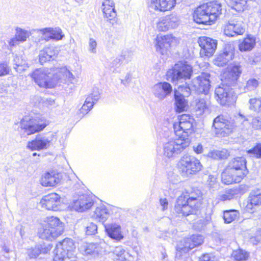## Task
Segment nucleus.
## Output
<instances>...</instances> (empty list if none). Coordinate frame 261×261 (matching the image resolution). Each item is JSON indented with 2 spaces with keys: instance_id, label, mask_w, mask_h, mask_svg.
<instances>
[{
  "instance_id": "f257e3e1",
  "label": "nucleus",
  "mask_w": 261,
  "mask_h": 261,
  "mask_svg": "<svg viewBox=\"0 0 261 261\" xmlns=\"http://www.w3.org/2000/svg\"><path fill=\"white\" fill-rule=\"evenodd\" d=\"M242 73L241 66L234 65L229 67L222 75L223 84L217 87L215 91V98L221 105L233 103L237 96L231 88L234 86Z\"/></svg>"
},
{
  "instance_id": "f03ea898",
  "label": "nucleus",
  "mask_w": 261,
  "mask_h": 261,
  "mask_svg": "<svg viewBox=\"0 0 261 261\" xmlns=\"http://www.w3.org/2000/svg\"><path fill=\"white\" fill-rule=\"evenodd\" d=\"M249 125L248 119L241 113L234 115L233 118L220 115L214 119L213 123L215 133L221 137L229 135L236 128L247 129Z\"/></svg>"
},
{
  "instance_id": "7ed1b4c3",
  "label": "nucleus",
  "mask_w": 261,
  "mask_h": 261,
  "mask_svg": "<svg viewBox=\"0 0 261 261\" xmlns=\"http://www.w3.org/2000/svg\"><path fill=\"white\" fill-rule=\"evenodd\" d=\"M222 6L217 1L210 2L199 6L194 11V21L199 24H211L221 14Z\"/></svg>"
},
{
  "instance_id": "20e7f679",
  "label": "nucleus",
  "mask_w": 261,
  "mask_h": 261,
  "mask_svg": "<svg viewBox=\"0 0 261 261\" xmlns=\"http://www.w3.org/2000/svg\"><path fill=\"white\" fill-rule=\"evenodd\" d=\"M64 230V223L58 217H48L40 223L38 236L42 240L52 241L61 236Z\"/></svg>"
},
{
  "instance_id": "39448f33",
  "label": "nucleus",
  "mask_w": 261,
  "mask_h": 261,
  "mask_svg": "<svg viewBox=\"0 0 261 261\" xmlns=\"http://www.w3.org/2000/svg\"><path fill=\"white\" fill-rule=\"evenodd\" d=\"M192 66L187 61H179L167 72V78L172 83L177 85L190 79L193 74Z\"/></svg>"
},
{
  "instance_id": "423d86ee",
  "label": "nucleus",
  "mask_w": 261,
  "mask_h": 261,
  "mask_svg": "<svg viewBox=\"0 0 261 261\" xmlns=\"http://www.w3.org/2000/svg\"><path fill=\"white\" fill-rule=\"evenodd\" d=\"M31 76L41 88H53L57 84L56 68L36 69L31 74Z\"/></svg>"
},
{
  "instance_id": "0eeeda50",
  "label": "nucleus",
  "mask_w": 261,
  "mask_h": 261,
  "mask_svg": "<svg viewBox=\"0 0 261 261\" xmlns=\"http://www.w3.org/2000/svg\"><path fill=\"white\" fill-rule=\"evenodd\" d=\"M179 173L182 176L188 177L196 174L202 169L200 161L193 155H184L177 164Z\"/></svg>"
},
{
  "instance_id": "6e6552de",
  "label": "nucleus",
  "mask_w": 261,
  "mask_h": 261,
  "mask_svg": "<svg viewBox=\"0 0 261 261\" xmlns=\"http://www.w3.org/2000/svg\"><path fill=\"white\" fill-rule=\"evenodd\" d=\"M190 143V138L182 139L177 137L170 139L163 145V155L168 158L174 157L188 147Z\"/></svg>"
},
{
  "instance_id": "1a4fd4ad",
  "label": "nucleus",
  "mask_w": 261,
  "mask_h": 261,
  "mask_svg": "<svg viewBox=\"0 0 261 261\" xmlns=\"http://www.w3.org/2000/svg\"><path fill=\"white\" fill-rule=\"evenodd\" d=\"M75 246L73 241L65 238L59 242L54 250V261H65L75 255Z\"/></svg>"
},
{
  "instance_id": "9d476101",
  "label": "nucleus",
  "mask_w": 261,
  "mask_h": 261,
  "mask_svg": "<svg viewBox=\"0 0 261 261\" xmlns=\"http://www.w3.org/2000/svg\"><path fill=\"white\" fill-rule=\"evenodd\" d=\"M48 124L44 117L33 118L30 116H24L20 122V127L28 135L43 130Z\"/></svg>"
},
{
  "instance_id": "9b49d317",
  "label": "nucleus",
  "mask_w": 261,
  "mask_h": 261,
  "mask_svg": "<svg viewBox=\"0 0 261 261\" xmlns=\"http://www.w3.org/2000/svg\"><path fill=\"white\" fill-rule=\"evenodd\" d=\"M193 118L189 114L179 116L178 121L173 124L176 136L182 139L189 138V135L193 132Z\"/></svg>"
},
{
  "instance_id": "f8f14e48",
  "label": "nucleus",
  "mask_w": 261,
  "mask_h": 261,
  "mask_svg": "<svg viewBox=\"0 0 261 261\" xmlns=\"http://www.w3.org/2000/svg\"><path fill=\"white\" fill-rule=\"evenodd\" d=\"M154 43L156 51L164 55H167L172 47L179 43V39L172 34L158 35Z\"/></svg>"
},
{
  "instance_id": "ddd939ff",
  "label": "nucleus",
  "mask_w": 261,
  "mask_h": 261,
  "mask_svg": "<svg viewBox=\"0 0 261 261\" xmlns=\"http://www.w3.org/2000/svg\"><path fill=\"white\" fill-rule=\"evenodd\" d=\"M196 198L193 196L187 198L184 194L179 196L175 205V211L178 214L184 216L192 214L198 207Z\"/></svg>"
},
{
  "instance_id": "4468645a",
  "label": "nucleus",
  "mask_w": 261,
  "mask_h": 261,
  "mask_svg": "<svg viewBox=\"0 0 261 261\" xmlns=\"http://www.w3.org/2000/svg\"><path fill=\"white\" fill-rule=\"evenodd\" d=\"M56 134H40L35 139L28 143L27 148L34 150H41L49 148L56 141Z\"/></svg>"
},
{
  "instance_id": "2eb2a0df",
  "label": "nucleus",
  "mask_w": 261,
  "mask_h": 261,
  "mask_svg": "<svg viewBox=\"0 0 261 261\" xmlns=\"http://www.w3.org/2000/svg\"><path fill=\"white\" fill-rule=\"evenodd\" d=\"M210 77V73L203 72L194 78L189 87L190 88V91H195L198 94H207L211 86Z\"/></svg>"
},
{
  "instance_id": "dca6fc26",
  "label": "nucleus",
  "mask_w": 261,
  "mask_h": 261,
  "mask_svg": "<svg viewBox=\"0 0 261 261\" xmlns=\"http://www.w3.org/2000/svg\"><path fill=\"white\" fill-rule=\"evenodd\" d=\"M247 161L244 157H236L229 161L226 166V173H231L233 171L238 172V179L241 177H245L248 174V170L246 167Z\"/></svg>"
},
{
  "instance_id": "f3484780",
  "label": "nucleus",
  "mask_w": 261,
  "mask_h": 261,
  "mask_svg": "<svg viewBox=\"0 0 261 261\" xmlns=\"http://www.w3.org/2000/svg\"><path fill=\"white\" fill-rule=\"evenodd\" d=\"M224 34L229 37L243 35L245 32L244 24L241 20L234 19L229 20L223 26Z\"/></svg>"
},
{
  "instance_id": "a211bd4d",
  "label": "nucleus",
  "mask_w": 261,
  "mask_h": 261,
  "mask_svg": "<svg viewBox=\"0 0 261 261\" xmlns=\"http://www.w3.org/2000/svg\"><path fill=\"white\" fill-rule=\"evenodd\" d=\"M179 24V19L176 14L172 13L160 18L156 23V28L159 31L165 32L175 29Z\"/></svg>"
},
{
  "instance_id": "6ab92c4d",
  "label": "nucleus",
  "mask_w": 261,
  "mask_h": 261,
  "mask_svg": "<svg viewBox=\"0 0 261 261\" xmlns=\"http://www.w3.org/2000/svg\"><path fill=\"white\" fill-rule=\"evenodd\" d=\"M201 47L200 52L201 57H211L215 52L217 42L211 38L202 36L198 39V41Z\"/></svg>"
},
{
  "instance_id": "aec40b11",
  "label": "nucleus",
  "mask_w": 261,
  "mask_h": 261,
  "mask_svg": "<svg viewBox=\"0 0 261 261\" xmlns=\"http://www.w3.org/2000/svg\"><path fill=\"white\" fill-rule=\"evenodd\" d=\"M203 243V237L201 235H193L186 238L177 244L176 250L178 252L186 253L190 250L200 245Z\"/></svg>"
},
{
  "instance_id": "412c9836",
  "label": "nucleus",
  "mask_w": 261,
  "mask_h": 261,
  "mask_svg": "<svg viewBox=\"0 0 261 261\" xmlns=\"http://www.w3.org/2000/svg\"><path fill=\"white\" fill-rule=\"evenodd\" d=\"M176 4V0H147V5L150 11L160 12L172 10Z\"/></svg>"
},
{
  "instance_id": "4be33fe9",
  "label": "nucleus",
  "mask_w": 261,
  "mask_h": 261,
  "mask_svg": "<svg viewBox=\"0 0 261 261\" xmlns=\"http://www.w3.org/2000/svg\"><path fill=\"white\" fill-rule=\"evenodd\" d=\"M40 204L42 207L47 210L58 211L61 204L60 197L56 193H50L42 197Z\"/></svg>"
},
{
  "instance_id": "5701e85b",
  "label": "nucleus",
  "mask_w": 261,
  "mask_h": 261,
  "mask_svg": "<svg viewBox=\"0 0 261 261\" xmlns=\"http://www.w3.org/2000/svg\"><path fill=\"white\" fill-rule=\"evenodd\" d=\"M172 91L171 85L166 82L155 84L152 88L154 96L160 100H163L169 95Z\"/></svg>"
},
{
  "instance_id": "b1692460",
  "label": "nucleus",
  "mask_w": 261,
  "mask_h": 261,
  "mask_svg": "<svg viewBox=\"0 0 261 261\" xmlns=\"http://www.w3.org/2000/svg\"><path fill=\"white\" fill-rule=\"evenodd\" d=\"M184 89L185 91L183 92L182 94L179 93L177 90L174 91L176 111L179 112H182L185 110L187 106V102L185 99V96H187L190 94V88L181 86L178 87L179 91H182Z\"/></svg>"
},
{
  "instance_id": "393cba45",
  "label": "nucleus",
  "mask_w": 261,
  "mask_h": 261,
  "mask_svg": "<svg viewBox=\"0 0 261 261\" xmlns=\"http://www.w3.org/2000/svg\"><path fill=\"white\" fill-rule=\"evenodd\" d=\"M107 235L112 239L120 241L124 238L121 226L117 223H111L105 225Z\"/></svg>"
},
{
  "instance_id": "a878e982",
  "label": "nucleus",
  "mask_w": 261,
  "mask_h": 261,
  "mask_svg": "<svg viewBox=\"0 0 261 261\" xmlns=\"http://www.w3.org/2000/svg\"><path fill=\"white\" fill-rule=\"evenodd\" d=\"M92 198L87 195L79 196L72 204V208L76 211L83 212L90 208L93 205Z\"/></svg>"
},
{
  "instance_id": "bb28decb",
  "label": "nucleus",
  "mask_w": 261,
  "mask_h": 261,
  "mask_svg": "<svg viewBox=\"0 0 261 261\" xmlns=\"http://www.w3.org/2000/svg\"><path fill=\"white\" fill-rule=\"evenodd\" d=\"M15 33L14 37L11 38L9 41L10 46H14L27 41V39L31 35L30 31L16 27L15 29Z\"/></svg>"
},
{
  "instance_id": "cd10ccee",
  "label": "nucleus",
  "mask_w": 261,
  "mask_h": 261,
  "mask_svg": "<svg viewBox=\"0 0 261 261\" xmlns=\"http://www.w3.org/2000/svg\"><path fill=\"white\" fill-rule=\"evenodd\" d=\"M100 97V93L98 89L94 90L87 97L85 103L80 109V112L82 116L86 115L92 108L94 104L97 101Z\"/></svg>"
},
{
  "instance_id": "c85d7f7f",
  "label": "nucleus",
  "mask_w": 261,
  "mask_h": 261,
  "mask_svg": "<svg viewBox=\"0 0 261 261\" xmlns=\"http://www.w3.org/2000/svg\"><path fill=\"white\" fill-rule=\"evenodd\" d=\"M79 250L83 255L95 257L101 253L102 249L98 244L83 243L79 247Z\"/></svg>"
},
{
  "instance_id": "c756f323",
  "label": "nucleus",
  "mask_w": 261,
  "mask_h": 261,
  "mask_svg": "<svg viewBox=\"0 0 261 261\" xmlns=\"http://www.w3.org/2000/svg\"><path fill=\"white\" fill-rule=\"evenodd\" d=\"M61 175L55 171L44 173L41 179V184L44 187H54L60 182Z\"/></svg>"
},
{
  "instance_id": "7c9ffc66",
  "label": "nucleus",
  "mask_w": 261,
  "mask_h": 261,
  "mask_svg": "<svg viewBox=\"0 0 261 261\" xmlns=\"http://www.w3.org/2000/svg\"><path fill=\"white\" fill-rule=\"evenodd\" d=\"M56 74L57 76V81L59 79L64 78L67 85L73 84V80H75V76L65 66L56 68Z\"/></svg>"
},
{
  "instance_id": "2f4dec72",
  "label": "nucleus",
  "mask_w": 261,
  "mask_h": 261,
  "mask_svg": "<svg viewBox=\"0 0 261 261\" xmlns=\"http://www.w3.org/2000/svg\"><path fill=\"white\" fill-rule=\"evenodd\" d=\"M52 248V245L45 244L36 245L34 248L27 250V254L30 258H35L40 254L47 253Z\"/></svg>"
},
{
  "instance_id": "473e14b6",
  "label": "nucleus",
  "mask_w": 261,
  "mask_h": 261,
  "mask_svg": "<svg viewBox=\"0 0 261 261\" xmlns=\"http://www.w3.org/2000/svg\"><path fill=\"white\" fill-rule=\"evenodd\" d=\"M239 43V49L241 51H249L254 47L256 38L253 35H249L244 39L240 40Z\"/></svg>"
},
{
  "instance_id": "72a5a7b5",
  "label": "nucleus",
  "mask_w": 261,
  "mask_h": 261,
  "mask_svg": "<svg viewBox=\"0 0 261 261\" xmlns=\"http://www.w3.org/2000/svg\"><path fill=\"white\" fill-rule=\"evenodd\" d=\"M241 190V187L227 189L218 195V199L222 201L230 200L242 194Z\"/></svg>"
},
{
  "instance_id": "f704fd0d",
  "label": "nucleus",
  "mask_w": 261,
  "mask_h": 261,
  "mask_svg": "<svg viewBox=\"0 0 261 261\" xmlns=\"http://www.w3.org/2000/svg\"><path fill=\"white\" fill-rule=\"evenodd\" d=\"M233 58V54L232 51H224L214 59V63L219 67H223L232 60Z\"/></svg>"
},
{
  "instance_id": "c9c22d12",
  "label": "nucleus",
  "mask_w": 261,
  "mask_h": 261,
  "mask_svg": "<svg viewBox=\"0 0 261 261\" xmlns=\"http://www.w3.org/2000/svg\"><path fill=\"white\" fill-rule=\"evenodd\" d=\"M226 167L221 174V180L223 183L226 185H230L233 183H239L241 182L245 177H241L239 179L237 176L238 175V172L233 171V173H226Z\"/></svg>"
},
{
  "instance_id": "e433bc0d",
  "label": "nucleus",
  "mask_w": 261,
  "mask_h": 261,
  "mask_svg": "<svg viewBox=\"0 0 261 261\" xmlns=\"http://www.w3.org/2000/svg\"><path fill=\"white\" fill-rule=\"evenodd\" d=\"M112 254L114 259L117 261L129 260L132 257L131 255L127 252H126L121 246L115 247Z\"/></svg>"
},
{
  "instance_id": "4c0bfd02",
  "label": "nucleus",
  "mask_w": 261,
  "mask_h": 261,
  "mask_svg": "<svg viewBox=\"0 0 261 261\" xmlns=\"http://www.w3.org/2000/svg\"><path fill=\"white\" fill-rule=\"evenodd\" d=\"M109 212L106 207L103 205H100L95 209L92 217L96 220L104 222L108 218Z\"/></svg>"
},
{
  "instance_id": "58836bf2",
  "label": "nucleus",
  "mask_w": 261,
  "mask_h": 261,
  "mask_svg": "<svg viewBox=\"0 0 261 261\" xmlns=\"http://www.w3.org/2000/svg\"><path fill=\"white\" fill-rule=\"evenodd\" d=\"M259 85L257 80L254 78H250L247 80L245 84L240 85L239 89L241 92L246 93L249 91H254Z\"/></svg>"
},
{
  "instance_id": "ea45409f",
  "label": "nucleus",
  "mask_w": 261,
  "mask_h": 261,
  "mask_svg": "<svg viewBox=\"0 0 261 261\" xmlns=\"http://www.w3.org/2000/svg\"><path fill=\"white\" fill-rule=\"evenodd\" d=\"M250 203L247 205V208H252V206L261 205V192L259 190L253 191L249 196Z\"/></svg>"
},
{
  "instance_id": "a19ab883",
  "label": "nucleus",
  "mask_w": 261,
  "mask_h": 261,
  "mask_svg": "<svg viewBox=\"0 0 261 261\" xmlns=\"http://www.w3.org/2000/svg\"><path fill=\"white\" fill-rule=\"evenodd\" d=\"M240 212L236 210L224 211L223 212V219L225 223H230L233 221L239 219Z\"/></svg>"
},
{
  "instance_id": "79ce46f5",
  "label": "nucleus",
  "mask_w": 261,
  "mask_h": 261,
  "mask_svg": "<svg viewBox=\"0 0 261 261\" xmlns=\"http://www.w3.org/2000/svg\"><path fill=\"white\" fill-rule=\"evenodd\" d=\"M229 155V153L226 149L221 150H214L210 151L207 156L215 160L225 159Z\"/></svg>"
},
{
  "instance_id": "37998d69",
  "label": "nucleus",
  "mask_w": 261,
  "mask_h": 261,
  "mask_svg": "<svg viewBox=\"0 0 261 261\" xmlns=\"http://www.w3.org/2000/svg\"><path fill=\"white\" fill-rule=\"evenodd\" d=\"M249 109L252 111L261 112V98H251L248 101Z\"/></svg>"
},
{
  "instance_id": "c03bdc74",
  "label": "nucleus",
  "mask_w": 261,
  "mask_h": 261,
  "mask_svg": "<svg viewBox=\"0 0 261 261\" xmlns=\"http://www.w3.org/2000/svg\"><path fill=\"white\" fill-rule=\"evenodd\" d=\"M14 64L15 65L14 68L19 72H21L28 67L25 61L23 60L21 56H15L13 60Z\"/></svg>"
},
{
  "instance_id": "a18cd8bd",
  "label": "nucleus",
  "mask_w": 261,
  "mask_h": 261,
  "mask_svg": "<svg viewBox=\"0 0 261 261\" xmlns=\"http://www.w3.org/2000/svg\"><path fill=\"white\" fill-rule=\"evenodd\" d=\"M208 108V103L205 99L200 98L196 102L195 109L199 115L203 114Z\"/></svg>"
},
{
  "instance_id": "49530a36",
  "label": "nucleus",
  "mask_w": 261,
  "mask_h": 261,
  "mask_svg": "<svg viewBox=\"0 0 261 261\" xmlns=\"http://www.w3.org/2000/svg\"><path fill=\"white\" fill-rule=\"evenodd\" d=\"M232 256L236 260H246L249 257V253L245 250L239 249L233 251L232 253Z\"/></svg>"
},
{
  "instance_id": "de8ad7c7",
  "label": "nucleus",
  "mask_w": 261,
  "mask_h": 261,
  "mask_svg": "<svg viewBox=\"0 0 261 261\" xmlns=\"http://www.w3.org/2000/svg\"><path fill=\"white\" fill-rule=\"evenodd\" d=\"M36 33L40 36L39 40L48 41L51 39L50 28H46L43 29H37L35 30Z\"/></svg>"
},
{
  "instance_id": "09e8293b",
  "label": "nucleus",
  "mask_w": 261,
  "mask_h": 261,
  "mask_svg": "<svg viewBox=\"0 0 261 261\" xmlns=\"http://www.w3.org/2000/svg\"><path fill=\"white\" fill-rule=\"evenodd\" d=\"M105 18L107 19L112 24L115 22V18L117 16L116 11L115 10V8H111L110 9H106L102 11Z\"/></svg>"
},
{
  "instance_id": "8fccbe9b",
  "label": "nucleus",
  "mask_w": 261,
  "mask_h": 261,
  "mask_svg": "<svg viewBox=\"0 0 261 261\" xmlns=\"http://www.w3.org/2000/svg\"><path fill=\"white\" fill-rule=\"evenodd\" d=\"M36 99L38 101L40 108H49L54 105L55 103V100L51 98H45L37 96Z\"/></svg>"
},
{
  "instance_id": "3c124183",
  "label": "nucleus",
  "mask_w": 261,
  "mask_h": 261,
  "mask_svg": "<svg viewBox=\"0 0 261 261\" xmlns=\"http://www.w3.org/2000/svg\"><path fill=\"white\" fill-rule=\"evenodd\" d=\"M251 156L257 159L261 158V143L256 144L253 148L247 151Z\"/></svg>"
},
{
  "instance_id": "603ef678",
  "label": "nucleus",
  "mask_w": 261,
  "mask_h": 261,
  "mask_svg": "<svg viewBox=\"0 0 261 261\" xmlns=\"http://www.w3.org/2000/svg\"><path fill=\"white\" fill-rule=\"evenodd\" d=\"M51 39L60 40L63 38L62 31L60 29H53L50 28Z\"/></svg>"
},
{
  "instance_id": "864d4df0",
  "label": "nucleus",
  "mask_w": 261,
  "mask_h": 261,
  "mask_svg": "<svg viewBox=\"0 0 261 261\" xmlns=\"http://www.w3.org/2000/svg\"><path fill=\"white\" fill-rule=\"evenodd\" d=\"M248 0H230L231 7L235 9H240L245 6Z\"/></svg>"
},
{
  "instance_id": "5fc2aeb1",
  "label": "nucleus",
  "mask_w": 261,
  "mask_h": 261,
  "mask_svg": "<svg viewBox=\"0 0 261 261\" xmlns=\"http://www.w3.org/2000/svg\"><path fill=\"white\" fill-rule=\"evenodd\" d=\"M123 58L122 56L117 57L114 59L111 63V69L113 71L116 70L117 68L119 67L122 64Z\"/></svg>"
},
{
  "instance_id": "6e6d98bb",
  "label": "nucleus",
  "mask_w": 261,
  "mask_h": 261,
  "mask_svg": "<svg viewBox=\"0 0 261 261\" xmlns=\"http://www.w3.org/2000/svg\"><path fill=\"white\" fill-rule=\"evenodd\" d=\"M43 49L45 51V52H43V54H47L49 56L51 55L52 60H54L58 54V50L57 49L53 46L45 47Z\"/></svg>"
},
{
  "instance_id": "4d7b16f0",
  "label": "nucleus",
  "mask_w": 261,
  "mask_h": 261,
  "mask_svg": "<svg viewBox=\"0 0 261 261\" xmlns=\"http://www.w3.org/2000/svg\"><path fill=\"white\" fill-rule=\"evenodd\" d=\"M97 43L96 40L92 38H90L89 39L88 42V50L90 53L92 54L96 53V48H97Z\"/></svg>"
},
{
  "instance_id": "13d9d810",
  "label": "nucleus",
  "mask_w": 261,
  "mask_h": 261,
  "mask_svg": "<svg viewBox=\"0 0 261 261\" xmlns=\"http://www.w3.org/2000/svg\"><path fill=\"white\" fill-rule=\"evenodd\" d=\"M44 49L40 50V54L39 55V62L41 64H43L44 63H45L47 61H50L52 60L51 55L49 56L47 54H44L43 52H45Z\"/></svg>"
},
{
  "instance_id": "bf43d9fd",
  "label": "nucleus",
  "mask_w": 261,
  "mask_h": 261,
  "mask_svg": "<svg viewBox=\"0 0 261 261\" xmlns=\"http://www.w3.org/2000/svg\"><path fill=\"white\" fill-rule=\"evenodd\" d=\"M252 128L256 130H261V117L256 116L252 118L251 121Z\"/></svg>"
},
{
  "instance_id": "052dcab7",
  "label": "nucleus",
  "mask_w": 261,
  "mask_h": 261,
  "mask_svg": "<svg viewBox=\"0 0 261 261\" xmlns=\"http://www.w3.org/2000/svg\"><path fill=\"white\" fill-rule=\"evenodd\" d=\"M86 234L88 235H91L95 234L96 232L97 226L94 223H90L86 226Z\"/></svg>"
},
{
  "instance_id": "680f3d73",
  "label": "nucleus",
  "mask_w": 261,
  "mask_h": 261,
  "mask_svg": "<svg viewBox=\"0 0 261 261\" xmlns=\"http://www.w3.org/2000/svg\"><path fill=\"white\" fill-rule=\"evenodd\" d=\"M115 8V4L112 0H103L102 4V11Z\"/></svg>"
},
{
  "instance_id": "e2e57ef3",
  "label": "nucleus",
  "mask_w": 261,
  "mask_h": 261,
  "mask_svg": "<svg viewBox=\"0 0 261 261\" xmlns=\"http://www.w3.org/2000/svg\"><path fill=\"white\" fill-rule=\"evenodd\" d=\"M9 69L7 64L1 63L0 64V76H5L8 74Z\"/></svg>"
},
{
  "instance_id": "0e129e2a",
  "label": "nucleus",
  "mask_w": 261,
  "mask_h": 261,
  "mask_svg": "<svg viewBox=\"0 0 261 261\" xmlns=\"http://www.w3.org/2000/svg\"><path fill=\"white\" fill-rule=\"evenodd\" d=\"M187 198H190V197L191 196H193L194 197H195L196 198V199H197V203L196 204V205L199 206V205H200V197H201V194H200V192L197 190V192L194 193H190V194L188 196H186L185 195V194H184Z\"/></svg>"
},
{
  "instance_id": "69168bd1",
  "label": "nucleus",
  "mask_w": 261,
  "mask_h": 261,
  "mask_svg": "<svg viewBox=\"0 0 261 261\" xmlns=\"http://www.w3.org/2000/svg\"><path fill=\"white\" fill-rule=\"evenodd\" d=\"M160 203L161 206H162V210L165 211L167 209L168 202L166 198H161L160 200Z\"/></svg>"
},
{
  "instance_id": "338daca9",
  "label": "nucleus",
  "mask_w": 261,
  "mask_h": 261,
  "mask_svg": "<svg viewBox=\"0 0 261 261\" xmlns=\"http://www.w3.org/2000/svg\"><path fill=\"white\" fill-rule=\"evenodd\" d=\"M131 81V75L130 73H127L124 78L121 80V83L126 86L128 85Z\"/></svg>"
},
{
  "instance_id": "774afa93",
  "label": "nucleus",
  "mask_w": 261,
  "mask_h": 261,
  "mask_svg": "<svg viewBox=\"0 0 261 261\" xmlns=\"http://www.w3.org/2000/svg\"><path fill=\"white\" fill-rule=\"evenodd\" d=\"M199 261H213L208 254H205L202 255Z\"/></svg>"
}]
</instances>
